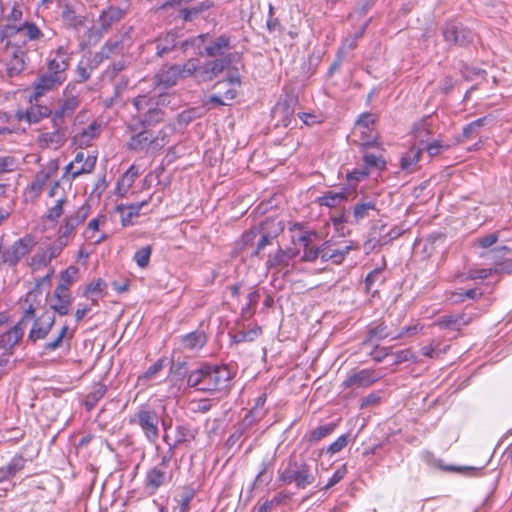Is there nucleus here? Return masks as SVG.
Listing matches in <instances>:
<instances>
[{"mask_svg": "<svg viewBox=\"0 0 512 512\" xmlns=\"http://www.w3.org/2000/svg\"><path fill=\"white\" fill-rule=\"evenodd\" d=\"M1 19L6 24L0 29V50L10 77L19 75L27 63V44L41 35L33 23L22 21L23 5L20 2H0Z\"/></svg>", "mask_w": 512, "mask_h": 512, "instance_id": "f257e3e1", "label": "nucleus"}, {"mask_svg": "<svg viewBox=\"0 0 512 512\" xmlns=\"http://www.w3.org/2000/svg\"><path fill=\"white\" fill-rule=\"evenodd\" d=\"M231 379V371L226 365L204 363L190 371L187 386L206 393L221 392L229 388Z\"/></svg>", "mask_w": 512, "mask_h": 512, "instance_id": "f03ea898", "label": "nucleus"}, {"mask_svg": "<svg viewBox=\"0 0 512 512\" xmlns=\"http://www.w3.org/2000/svg\"><path fill=\"white\" fill-rule=\"evenodd\" d=\"M318 469L304 459L290 456L278 470V482L282 486L294 485L297 489L305 490L316 482Z\"/></svg>", "mask_w": 512, "mask_h": 512, "instance_id": "7ed1b4c3", "label": "nucleus"}, {"mask_svg": "<svg viewBox=\"0 0 512 512\" xmlns=\"http://www.w3.org/2000/svg\"><path fill=\"white\" fill-rule=\"evenodd\" d=\"M171 462V453L165 452L160 456L159 463L146 472L144 489L148 495H154L162 486L168 485L172 481L174 472Z\"/></svg>", "mask_w": 512, "mask_h": 512, "instance_id": "20e7f679", "label": "nucleus"}, {"mask_svg": "<svg viewBox=\"0 0 512 512\" xmlns=\"http://www.w3.org/2000/svg\"><path fill=\"white\" fill-rule=\"evenodd\" d=\"M159 415L149 405L140 406L137 411L129 417V424L138 426L145 439L155 444L159 438Z\"/></svg>", "mask_w": 512, "mask_h": 512, "instance_id": "39448f33", "label": "nucleus"}, {"mask_svg": "<svg viewBox=\"0 0 512 512\" xmlns=\"http://www.w3.org/2000/svg\"><path fill=\"white\" fill-rule=\"evenodd\" d=\"M34 246L35 240L31 235L23 236L2 251L1 263L9 267H16L24 257L30 254Z\"/></svg>", "mask_w": 512, "mask_h": 512, "instance_id": "423d86ee", "label": "nucleus"}, {"mask_svg": "<svg viewBox=\"0 0 512 512\" xmlns=\"http://www.w3.org/2000/svg\"><path fill=\"white\" fill-rule=\"evenodd\" d=\"M80 104L78 96L68 94L67 89L63 93V98L57 101V107L51 114L52 126L67 127V119L71 118Z\"/></svg>", "mask_w": 512, "mask_h": 512, "instance_id": "0eeeda50", "label": "nucleus"}, {"mask_svg": "<svg viewBox=\"0 0 512 512\" xmlns=\"http://www.w3.org/2000/svg\"><path fill=\"white\" fill-rule=\"evenodd\" d=\"M133 106L138 114H142L147 127L153 126L163 120V111L148 95H139L133 99Z\"/></svg>", "mask_w": 512, "mask_h": 512, "instance_id": "6e6552de", "label": "nucleus"}, {"mask_svg": "<svg viewBox=\"0 0 512 512\" xmlns=\"http://www.w3.org/2000/svg\"><path fill=\"white\" fill-rule=\"evenodd\" d=\"M237 57H239L238 53H230L223 58H216L200 65V70L197 74V82L202 83L212 81L226 68H228Z\"/></svg>", "mask_w": 512, "mask_h": 512, "instance_id": "1a4fd4ad", "label": "nucleus"}, {"mask_svg": "<svg viewBox=\"0 0 512 512\" xmlns=\"http://www.w3.org/2000/svg\"><path fill=\"white\" fill-rule=\"evenodd\" d=\"M445 41L450 45L466 46L473 42L474 33L462 23L452 21L447 23L442 31Z\"/></svg>", "mask_w": 512, "mask_h": 512, "instance_id": "9d476101", "label": "nucleus"}, {"mask_svg": "<svg viewBox=\"0 0 512 512\" xmlns=\"http://www.w3.org/2000/svg\"><path fill=\"white\" fill-rule=\"evenodd\" d=\"M26 329V323L19 320L12 327L0 334V349L3 356H12L15 347L21 342Z\"/></svg>", "mask_w": 512, "mask_h": 512, "instance_id": "9b49d317", "label": "nucleus"}, {"mask_svg": "<svg viewBox=\"0 0 512 512\" xmlns=\"http://www.w3.org/2000/svg\"><path fill=\"white\" fill-rule=\"evenodd\" d=\"M97 157L91 154H85L82 151L76 153L73 161L65 166V175H69L72 180L80 175L91 173L96 165Z\"/></svg>", "mask_w": 512, "mask_h": 512, "instance_id": "f8f14e48", "label": "nucleus"}, {"mask_svg": "<svg viewBox=\"0 0 512 512\" xmlns=\"http://www.w3.org/2000/svg\"><path fill=\"white\" fill-rule=\"evenodd\" d=\"M381 375L373 369H362L359 371L351 372L347 378L342 382L341 386L347 388H365L369 387L378 380Z\"/></svg>", "mask_w": 512, "mask_h": 512, "instance_id": "ddd939ff", "label": "nucleus"}, {"mask_svg": "<svg viewBox=\"0 0 512 512\" xmlns=\"http://www.w3.org/2000/svg\"><path fill=\"white\" fill-rule=\"evenodd\" d=\"M377 203L378 200L376 196L367 195L360 198L352 208L351 224H359L374 213H378L379 209Z\"/></svg>", "mask_w": 512, "mask_h": 512, "instance_id": "4468645a", "label": "nucleus"}, {"mask_svg": "<svg viewBox=\"0 0 512 512\" xmlns=\"http://www.w3.org/2000/svg\"><path fill=\"white\" fill-rule=\"evenodd\" d=\"M58 170L59 161L57 159H51L46 165L42 166L29 185V189L35 196H38L42 192L47 182L57 174Z\"/></svg>", "mask_w": 512, "mask_h": 512, "instance_id": "2eb2a0df", "label": "nucleus"}, {"mask_svg": "<svg viewBox=\"0 0 512 512\" xmlns=\"http://www.w3.org/2000/svg\"><path fill=\"white\" fill-rule=\"evenodd\" d=\"M69 55L63 47L56 50L55 57L49 59L47 63V71L45 73L57 77L61 82H65L67 75L66 71L69 67Z\"/></svg>", "mask_w": 512, "mask_h": 512, "instance_id": "dca6fc26", "label": "nucleus"}, {"mask_svg": "<svg viewBox=\"0 0 512 512\" xmlns=\"http://www.w3.org/2000/svg\"><path fill=\"white\" fill-rule=\"evenodd\" d=\"M63 82L57 79V77L51 76L50 74L43 73L33 83V92L29 96V102H38L41 97L45 96L50 91L57 89Z\"/></svg>", "mask_w": 512, "mask_h": 512, "instance_id": "f3484780", "label": "nucleus"}, {"mask_svg": "<svg viewBox=\"0 0 512 512\" xmlns=\"http://www.w3.org/2000/svg\"><path fill=\"white\" fill-rule=\"evenodd\" d=\"M198 434V429L192 427L189 424L177 425L175 428V441L173 443L169 442L168 435H164L163 440L168 444V450L166 452L171 453V457L173 458L175 449L184 444H188L192 442Z\"/></svg>", "mask_w": 512, "mask_h": 512, "instance_id": "a211bd4d", "label": "nucleus"}, {"mask_svg": "<svg viewBox=\"0 0 512 512\" xmlns=\"http://www.w3.org/2000/svg\"><path fill=\"white\" fill-rule=\"evenodd\" d=\"M53 131L40 133L37 143L42 148L59 149L64 145L67 138V127L52 126Z\"/></svg>", "mask_w": 512, "mask_h": 512, "instance_id": "6ab92c4d", "label": "nucleus"}, {"mask_svg": "<svg viewBox=\"0 0 512 512\" xmlns=\"http://www.w3.org/2000/svg\"><path fill=\"white\" fill-rule=\"evenodd\" d=\"M61 250L56 244L53 242L49 243L45 249L39 250L36 252L29 261V266L32 270H40L46 266H48L51 261L62 253Z\"/></svg>", "mask_w": 512, "mask_h": 512, "instance_id": "aec40b11", "label": "nucleus"}, {"mask_svg": "<svg viewBox=\"0 0 512 512\" xmlns=\"http://www.w3.org/2000/svg\"><path fill=\"white\" fill-rule=\"evenodd\" d=\"M52 110L46 105H40L38 102H32L27 110H18L15 118L18 121H25L29 124L39 123L42 119L50 117Z\"/></svg>", "mask_w": 512, "mask_h": 512, "instance_id": "412c9836", "label": "nucleus"}, {"mask_svg": "<svg viewBox=\"0 0 512 512\" xmlns=\"http://www.w3.org/2000/svg\"><path fill=\"white\" fill-rule=\"evenodd\" d=\"M54 323L55 317L53 315L43 314L41 317L35 319L29 331L27 341L36 343L39 340L45 339L50 333Z\"/></svg>", "mask_w": 512, "mask_h": 512, "instance_id": "4be33fe9", "label": "nucleus"}, {"mask_svg": "<svg viewBox=\"0 0 512 512\" xmlns=\"http://www.w3.org/2000/svg\"><path fill=\"white\" fill-rule=\"evenodd\" d=\"M73 303V296L70 291L54 289L50 308L59 316H66L70 313Z\"/></svg>", "mask_w": 512, "mask_h": 512, "instance_id": "5701e85b", "label": "nucleus"}, {"mask_svg": "<svg viewBox=\"0 0 512 512\" xmlns=\"http://www.w3.org/2000/svg\"><path fill=\"white\" fill-rule=\"evenodd\" d=\"M231 39L226 35H220L211 41L204 49V55L211 58H223L230 54Z\"/></svg>", "mask_w": 512, "mask_h": 512, "instance_id": "b1692460", "label": "nucleus"}, {"mask_svg": "<svg viewBox=\"0 0 512 512\" xmlns=\"http://www.w3.org/2000/svg\"><path fill=\"white\" fill-rule=\"evenodd\" d=\"M351 194L352 190L349 187H342L340 191L328 190L318 198V203L328 208H336L347 201Z\"/></svg>", "mask_w": 512, "mask_h": 512, "instance_id": "393cba45", "label": "nucleus"}, {"mask_svg": "<svg viewBox=\"0 0 512 512\" xmlns=\"http://www.w3.org/2000/svg\"><path fill=\"white\" fill-rule=\"evenodd\" d=\"M126 14V8L110 5L103 9L98 22L102 31L106 32L112 24L120 21Z\"/></svg>", "mask_w": 512, "mask_h": 512, "instance_id": "a878e982", "label": "nucleus"}, {"mask_svg": "<svg viewBox=\"0 0 512 512\" xmlns=\"http://www.w3.org/2000/svg\"><path fill=\"white\" fill-rule=\"evenodd\" d=\"M207 342V335L202 330H195L180 337V343L185 350L198 351Z\"/></svg>", "mask_w": 512, "mask_h": 512, "instance_id": "bb28decb", "label": "nucleus"}, {"mask_svg": "<svg viewBox=\"0 0 512 512\" xmlns=\"http://www.w3.org/2000/svg\"><path fill=\"white\" fill-rule=\"evenodd\" d=\"M153 138L149 135L147 130L139 131L136 134H132L126 146L127 149L135 152H141L145 149H151Z\"/></svg>", "mask_w": 512, "mask_h": 512, "instance_id": "cd10ccee", "label": "nucleus"}, {"mask_svg": "<svg viewBox=\"0 0 512 512\" xmlns=\"http://www.w3.org/2000/svg\"><path fill=\"white\" fill-rule=\"evenodd\" d=\"M469 323L465 314L444 315L437 319L435 325L440 329H451L459 331L463 326Z\"/></svg>", "mask_w": 512, "mask_h": 512, "instance_id": "c85d7f7f", "label": "nucleus"}, {"mask_svg": "<svg viewBox=\"0 0 512 512\" xmlns=\"http://www.w3.org/2000/svg\"><path fill=\"white\" fill-rule=\"evenodd\" d=\"M180 78L179 65H172L168 68L162 69L156 74V84L163 88H170L174 86Z\"/></svg>", "mask_w": 512, "mask_h": 512, "instance_id": "c756f323", "label": "nucleus"}, {"mask_svg": "<svg viewBox=\"0 0 512 512\" xmlns=\"http://www.w3.org/2000/svg\"><path fill=\"white\" fill-rule=\"evenodd\" d=\"M295 256L296 253L292 250L278 249L274 255L269 256L266 265L269 269L280 270L288 267Z\"/></svg>", "mask_w": 512, "mask_h": 512, "instance_id": "7c9ffc66", "label": "nucleus"}, {"mask_svg": "<svg viewBox=\"0 0 512 512\" xmlns=\"http://www.w3.org/2000/svg\"><path fill=\"white\" fill-rule=\"evenodd\" d=\"M421 154V148L412 146L400 159L401 169L409 173L416 171Z\"/></svg>", "mask_w": 512, "mask_h": 512, "instance_id": "2f4dec72", "label": "nucleus"}, {"mask_svg": "<svg viewBox=\"0 0 512 512\" xmlns=\"http://www.w3.org/2000/svg\"><path fill=\"white\" fill-rule=\"evenodd\" d=\"M354 142H357L361 147H370L376 144L378 133L375 131L374 127H369L366 129L356 128L354 127L352 132Z\"/></svg>", "mask_w": 512, "mask_h": 512, "instance_id": "473e14b6", "label": "nucleus"}, {"mask_svg": "<svg viewBox=\"0 0 512 512\" xmlns=\"http://www.w3.org/2000/svg\"><path fill=\"white\" fill-rule=\"evenodd\" d=\"M390 336L392 334L388 331V327L384 322L371 323L367 327V337L363 344L380 341Z\"/></svg>", "mask_w": 512, "mask_h": 512, "instance_id": "72a5a7b5", "label": "nucleus"}, {"mask_svg": "<svg viewBox=\"0 0 512 512\" xmlns=\"http://www.w3.org/2000/svg\"><path fill=\"white\" fill-rule=\"evenodd\" d=\"M79 268L71 265L63 270L59 275V283L55 289L62 291H70V287L77 281Z\"/></svg>", "mask_w": 512, "mask_h": 512, "instance_id": "f704fd0d", "label": "nucleus"}, {"mask_svg": "<svg viewBox=\"0 0 512 512\" xmlns=\"http://www.w3.org/2000/svg\"><path fill=\"white\" fill-rule=\"evenodd\" d=\"M100 133V124L96 121L90 123L81 132L75 135V141L80 146H89L93 139H95Z\"/></svg>", "mask_w": 512, "mask_h": 512, "instance_id": "c9c22d12", "label": "nucleus"}, {"mask_svg": "<svg viewBox=\"0 0 512 512\" xmlns=\"http://www.w3.org/2000/svg\"><path fill=\"white\" fill-rule=\"evenodd\" d=\"M177 34L176 32H168L156 40V54L159 57L164 56L172 51L176 46Z\"/></svg>", "mask_w": 512, "mask_h": 512, "instance_id": "e433bc0d", "label": "nucleus"}, {"mask_svg": "<svg viewBox=\"0 0 512 512\" xmlns=\"http://www.w3.org/2000/svg\"><path fill=\"white\" fill-rule=\"evenodd\" d=\"M107 392V386L103 383H97L86 395L84 405L87 411H91Z\"/></svg>", "mask_w": 512, "mask_h": 512, "instance_id": "4c0bfd02", "label": "nucleus"}, {"mask_svg": "<svg viewBox=\"0 0 512 512\" xmlns=\"http://www.w3.org/2000/svg\"><path fill=\"white\" fill-rule=\"evenodd\" d=\"M138 177V171L134 166H131L117 182V193L120 196H124L131 188L132 184Z\"/></svg>", "mask_w": 512, "mask_h": 512, "instance_id": "58836bf2", "label": "nucleus"}, {"mask_svg": "<svg viewBox=\"0 0 512 512\" xmlns=\"http://www.w3.org/2000/svg\"><path fill=\"white\" fill-rule=\"evenodd\" d=\"M75 230L76 228L64 219L63 224L59 227L58 236L53 243L63 250L68 245Z\"/></svg>", "mask_w": 512, "mask_h": 512, "instance_id": "ea45409f", "label": "nucleus"}, {"mask_svg": "<svg viewBox=\"0 0 512 512\" xmlns=\"http://www.w3.org/2000/svg\"><path fill=\"white\" fill-rule=\"evenodd\" d=\"M290 500V495L285 491L276 493L272 499L265 500L259 507L257 512H271L273 507L286 504Z\"/></svg>", "mask_w": 512, "mask_h": 512, "instance_id": "a19ab883", "label": "nucleus"}, {"mask_svg": "<svg viewBox=\"0 0 512 512\" xmlns=\"http://www.w3.org/2000/svg\"><path fill=\"white\" fill-rule=\"evenodd\" d=\"M292 101V99H285L283 102H278L273 109V114L275 117H282V122L284 126H287L289 124L290 117L293 114V109L291 105Z\"/></svg>", "mask_w": 512, "mask_h": 512, "instance_id": "79ce46f5", "label": "nucleus"}, {"mask_svg": "<svg viewBox=\"0 0 512 512\" xmlns=\"http://www.w3.org/2000/svg\"><path fill=\"white\" fill-rule=\"evenodd\" d=\"M449 345L441 348L440 340L433 339L428 345H425L421 348V354L428 358H438L440 355L447 352Z\"/></svg>", "mask_w": 512, "mask_h": 512, "instance_id": "37998d69", "label": "nucleus"}, {"mask_svg": "<svg viewBox=\"0 0 512 512\" xmlns=\"http://www.w3.org/2000/svg\"><path fill=\"white\" fill-rule=\"evenodd\" d=\"M62 18L70 26L77 27L84 22V16L77 13V10L66 3L62 10Z\"/></svg>", "mask_w": 512, "mask_h": 512, "instance_id": "c03bdc74", "label": "nucleus"}, {"mask_svg": "<svg viewBox=\"0 0 512 512\" xmlns=\"http://www.w3.org/2000/svg\"><path fill=\"white\" fill-rule=\"evenodd\" d=\"M90 214V205L82 204L74 213L66 216L64 219L77 228L82 224Z\"/></svg>", "mask_w": 512, "mask_h": 512, "instance_id": "a18cd8bd", "label": "nucleus"}, {"mask_svg": "<svg viewBox=\"0 0 512 512\" xmlns=\"http://www.w3.org/2000/svg\"><path fill=\"white\" fill-rule=\"evenodd\" d=\"M152 251V245H146L139 248L133 255V261L137 264L139 268L144 269L148 267Z\"/></svg>", "mask_w": 512, "mask_h": 512, "instance_id": "49530a36", "label": "nucleus"}, {"mask_svg": "<svg viewBox=\"0 0 512 512\" xmlns=\"http://www.w3.org/2000/svg\"><path fill=\"white\" fill-rule=\"evenodd\" d=\"M335 427L336 425L333 423L320 425L309 432L308 440L310 442H318L326 436L330 435L334 431Z\"/></svg>", "mask_w": 512, "mask_h": 512, "instance_id": "de8ad7c7", "label": "nucleus"}, {"mask_svg": "<svg viewBox=\"0 0 512 512\" xmlns=\"http://www.w3.org/2000/svg\"><path fill=\"white\" fill-rule=\"evenodd\" d=\"M26 459L22 455H15L4 467L9 477L12 479L17 473L25 467Z\"/></svg>", "mask_w": 512, "mask_h": 512, "instance_id": "09e8293b", "label": "nucleus"}, {"mask_svg": "<svg viewBox=\"0 0 512 512\" xmlns=\"http://www.w3.org/2000/svg\"><path fill=\"white\" fill-rule=\"evenodd\" d=\"M66 202L67 199L65 197L58 199L56 203L47 210L44 216L45 219L49 222H57L64 213V205Z\"/></svg>", "mask_w": 512, "mask_h": 512, "instance_id": "8fccbe9b", "label": "nucleus"}, {"mask_svg": "<svg viewBox=\"0 0 512 512\" xmlns=\"http://www.w3.org/2000/svg\"><path fill=\"white\" fill-rule=\"evenodd\" d=\"M188 410L193 414H205L212 408L209 399H193L188 402Z\"/></svg>", "mask_w": 512, "mask_h": 512, "instance_id": "3c124183", "label": "nucleus"}, {"mask_svg": "<svg viewBox=\"0 0 512 512\" xmlns=\"http://www.w3.org/2000/svg\"><path fill=\"white\" fill-rule=\"evenodd\" d=\"M369 175L367 167L355 168L353 171L347 173V180L349 182V188L352 192L355 190L357 183L366 179Z\"/></svg>", "mask_w": 512, "mask_h": 512, "instance_id": "603ef678", "label": "nucleus"}, {"mask_svg": "<svg viewBox=\"0 0 512 512\" xmlns=\"http://www.w3.org/2000/svg\"><path fill=\"white\" fill-rule=\"evenodd\" d=\"M173 133V128L170 126L162 128L158 134L153 138L152 146L153 152L160 150L168 143V137Z\"/></svg>", "mask_w": 512, "mask_h": 512, "instance_id": "864d4df0", "label": "nucleus"}, {"mask_svg": "<svg viewBox=\"0 0 512 512\" xmlns=\"http://www.w3.org/2000/svg\"><path fill=\"white\" fill-rule=\"evenodd\" d=\"M164 368V360L158 359L147 371L138 377V383L145 385L148 381L152 380L157 373Z\"/></svg>", "mask_w": 512, "mask_h": 512, "instance_id": "5fc2aeb1", "label": "nucleus"}, {"mask_svg": "<svg viewBox=\"0 0 512 512\" xmlns=\"http://www.w3.org/2000/svg\"><path fill=\"white\" fill-rule=\"evenodd\" d=\"M347 473V467L346 464H343L341 467L336 469V471L333 473V475L329 478L328 482L320 487L319 484L315 485V487H318L321 491H327L333 486H335L337 483H339L346 475Z\"/></svg>", "mask_w": 512, "mask_h": 512, "instance_id": "6e6d98bb", "label": "nucleus"}, {"mask_svg": "<svg viewBox=\"0 0 512 512\" xmlns=\"http://www.w3.org/2000/svg\"><path fill=\"white\" fill-rule=\"evenodd\" d=\"M180 70V78H186L189 76H194L197 81V74L200 70V66L197 65V60L191 59L188 60L185 64L179 65Z\"/></svg>", "mask_w": 512, "mask_h": 512, "instance_id": "4d7b16f0", "label": "nucleus"}, {"mask_svg": "<svg viewBox=\"0 0 512 512\" xmlns=\"http://www.w3.org/2000/svg\"><path fill=\"white\" fill-rule=\"evenodd\" d=\"M68 331H69V328L67 325H64L58 336L53 340V341H50V342H47L44 344L43 346V350L44 352H53L55 350H57L58 348H60L62 346V343H63V339L67 336L68 334Z\"/></svg>", "mask_w": 512, "mask_h": 512, "instance_id": "13d9d810", "label": "nucleus"}, {"mask_svg": "<svg viewBox=\"0 0 512 512\" xmlns=\"http://www.w3.org/2000/svg\"><path fill=\"white\" fill-rule=\"evenodd\" d=\"M106 288L107 283L103 279L98 278L96 281L86 285L83 296L88 297L90 295L102 294Z\"/></svg>", "mask_w": 512, "mask_h": 512, "instance_id": "bf43d9fd", "label": "nucleus"}, {"mask_svg": "<svg viewBox=\"0 0 512 512\" xmlns=\"http://www.w3.org/2000/svg\"><path fill=\"white\" fill-rule=\"evenodd\" d=\"M319 239V234L310 229L308 232H305V235L299 236L297 238V245L303 247V250L314 246L315 242Z\"/></svg>", "mask_w": 512, "mask_h": 512, "instance_id": "052dcab7", "label": "nucleus"}, {"mask_svg": "<svg viewBox=\"0 0 512 512\" xmlns=\"http://www.w3.org/2000/svg\"><path fill=\"white\" fill-rule=\"evenodd\" d=\"M348 443L349 435L343 434L326 448V452L330 455H334L343 450L348 445Z\"/></svg>", "mask_w": 512, "mask_h": 512, "instance_id": "680f3d73", "label": "nucleus"}, {"mask_svg": "<svg viewBox=\"0 0 512 512\" xmlns=\"http://www.w3.org/2000/svg\"><path fill=\"white\" fill-rule=\"evenodd\" d=\"M265 416L264 411H256L255 409L249 410V412L245 415L242 420V426L244 429L252 426L253 424L259 422Z\"/></svg>", "mask_w": 512, "mask_h": 512, "instance_id": "e2e57ef3", "label": "nucleus"}, {"mask_svg": "<svg viewBox=\"0 0 512 512\" xmlns=\"http://www.w3.org/2000/svg\"><path fill=\"white\" fill-rule=\"evenodd\" d=\"M265 416L264 411H256L255 409L249 410V412L245 415L242 420V426L244 429L252 426L253 424L259 422Z\"/></svg>", "mask_w": 512, "mask_h": 512, "instance_id": "0e129e2a", "label": "nucleus"}, {"mask_svg": "<svg viewBox=\"0 0 512 512\" xmlns=\"http://www.w3.org/2000/svg\"><path fill=\"white\" fill-rule=\"evenodd\" d=\"M265 416L264 411H256L255 409L249 410V412L245 415L242 420V426L244 429L252 426L253 424L259 422Z\"/></svg>", "mask_w": 512, "mask_h": 512, "instance_id": "69168bd1", "label": "nucleus"}, {"mask_svg": "<svg viewBox=\"0 0 512 512\" xmlns=\"http://www.w3.org/2000/svg\"><path fill=\"white\" fill-rule=\"evenodd\" d=\"M351 250V246L350 245H345L341 248H331L330 247V251H331V262L333 264H341L344 259L346 258V256L349 254Z\"/></svg>", "mask_w": 512, "mask_h": 512, "instance_id": "338daca9", "label": "nucleus"}, {"mask_svg": "<svg viewBox=\"0 0 512 512\" xmlns=\"http://www.w3.org/2000/svg\"><path fill=\"white\" fill-rule=\"evenodd\" d=\"M365 167H373L377 169H384L386 162L381 158L371 153H365L363 156Z\"/></svg>", "mask_w": 512, "mask_h": 512, "instance_id": "774afa93", "label": "nucleus"}]
</instances>
